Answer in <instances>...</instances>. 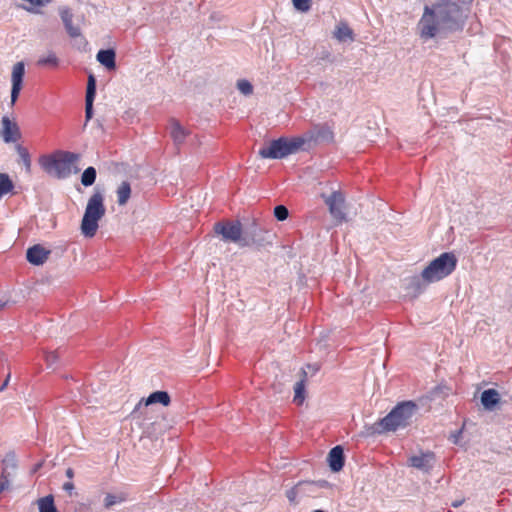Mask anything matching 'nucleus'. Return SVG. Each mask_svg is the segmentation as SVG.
Returning a JSON list of instances; mask_svg holds the SVG:
<instances>
[{
  "instance_id": "c85d7f7f",
  "label": "nucleus",
  "mask_w": 512,
  "mask_h": 512,
  "mask_svg": "<svg viewBox=\"0 0 512 512\" xmlns=\"http://www.w3.org/2000/svg\"><path fill=\"white\" fill-rule=\"evenodd\" d=\"M14 189V184L5 173H0V199Z\"/></svg>"
},
{
  "instance_id": "cd10ccee",
  "label": "nucleus",
  "mask_w": 512,
  "mask_h": 512,
  "mask_svg": "<svg viewBox=\"0 0 512 512\" xmlns=\"http://www.w3.org/2000/svg\"><path fill=\"white\" fill-rule=\"evenodd\" d=\"M97 172L92 166L87 167L81 175V183L85 187L93 185L96 181Z\"/></svg>"
},
{
  "instance_id": "6e6552de",
  "label": "nucleus",
  "mask_w": 512,
  "mask_h": 512,
  "mask_svg": "<svg viewBox=\"0 0 512 512\" xmlns=\"http://www.w3.org/2000/svg\"><path fill=\"white\" fill-rule=\"evenodd\" d=\"M213 229L223 242L234 243L242 248L244 226L240 221H220L214 224Z\"/></svg>"
},
{
  "instance_id": "473e14b6",
  "label": "nucleus",
  "mask_w": 512,
  "mask_h": 512,
  "mask_svg": "<svg viewBox=\"0 0 512 512\" xmlns=\"http://www.w3.org/2000/svg\"><path fill=\"white\" fill-rule=\"evenodd\" d=\"M237 88L244 95H250L253 92L252 84L245 79L239 80L237 82Z\"/></svg>"
},
{
  "instance_id": "393cba45",
  "label": "nucleus",
  "mask_w": 512,
  "mask_h": 512,
  "mask_svg": "<svg viewBox=\"0 0 512 512\" xmlns=\"http://www.w3.org/2000/svg\"><path fill=\"white\" fill-rule=\"evenodd\" d=\"M334 37L340 42L354 40L353 31L346 23H340L337 25L334 31Z\"/></svg>"
},
{
  "instance_id": "c9c22d12",
  "label": "nucleus",
  "mask_w": 512,
  "mask_h": 512,
  "mask_svg": "<svg viewBox=\"0 0 512 512\" xmlns=\"http://www.w3.org/2000/svg\"><path fill=\"white\" fill-rule=\"evenodd\" d=\"M58 357L59 356H58L57 352H49V353H47V355H46V362H47L48 367L53 368L54 365L58 361Z\"/></svg>"
},
{
  "instance_id": "f3484780",
  "label": "nucleus",
  "mask_w": 512,
  "mask_h": 512,
  "mask_svg": "<svg viewBox=\"0 0 512 512\" xmlns=\"http://www.w3.org/2000/svg\"><path fill=\"white\" fill-rule=\"evenodd\" d=\"M96 94V80L95 77L90 74L88 77L86 99H85V117L88 122L93 116V102ZM87 123H85L86 125Z\"/></svg>"
},
{
  "instance_id": "f704fd0d",
  "label": "nucleus",
  "mask_w": 512,
  "mask_h": 512,
  "mask_svg": "<svg viewBox=\"0 0 512 512\" xmlns=\"http://www.w3.org/2000/svg\"><path fill=\"white\" fill-rule=\"evenodd\" d=\"M294 7L301 11L307 12L310 9L311 0H292Z\"/></svg>"
},
{
  "instance_id": "412c9836",
  "label": "nucleus",
  "mask_w": 512,
  "mask_h": 512,
  "mask_svg": "<svg viewBox=\"0 0 512 512\" xmlns=\"http://www.w3.org/2000/svg\"><path fill=\"white\" fill-rule=\"evenodd\" d=\"M129 499V494L125 491H118L114 493H107L104 498V507L111 509L113 506L122 504Z\"/></svg>"
},
{
  "instance_id": "5701e85b",
  "label": "nucleus",
  "mask_w": 512,
  "mask_h": 512,
  "mask_svg": "<svg viewBox=\"0 0 512 512\" xmlns=\"http://www.w3.org/2000/svg\"><path fill=\"white\" fill-rule=\"evenodd\" d=\"M302 378L297 381L294 385V402L297 404H302L305 399V382L307 371L305 369H301Z\"/></svg>"
},
{
  "instance_id": "0eeeda50",
  "label": "nucleus",
  "mask_w": 512,
  "mask_h": 512,
  "mask_svg": "<svg viewBox=\"0 0 512 512\" xmlns=\"http://www.w3.org/2000/svg\"><path fill=\"white\" fill-rule=\"evenodd\" d=\"M273 236L258 219L253 218L244 225L242 248L251 246L265 247L272 244Z\"/></svg>"
},
{
  "instance_id": "ddd939ff",
  "label": "nucleus",
  "mask_w": 512,
  "mask_h": 512,
  "mask_svg": "<svg viewBox=\"0 0 512 512\" xmlns=\"http://www.w3.org/2000/svg\"><path fill=\"white\" fill-rule=\"evenodd\" d=\"M312 485V482L300 481L295 486L287 490L286 497L290 504L297 505L301 497L309 495Z\"/></svg>"
},
{
  "instance_id": "dca6fc26",
  "label": "nucleus",
  "mask_w": 512,
  "mask_h": 512,
  "mask_svg": "<svg viewBox=\"0 0 512 512\" xmlns=\"http://www.w3.org/2000/svg\"><path fill=\"white\" fill-rule=\"evenodd\" d=\"M1 136L6 143L15 142L20 138L19 128L16 123L10 121L7 116H3Z\"/></svg>"
},
{
  "instance_id": "4c0bfd02",
  "label": "nucleus",
  "mask_w": 512,
  "mask_h": 512,
  "mask_svg": "<svg viewBox=\"0 0 512 512\" xmlns=\"http://www.w3.org/2000/svg\"><path fill=\"white\" fill-rule=\"evenodd\" d=\"M461 434H462V430H458V431H456L455 433L451 434V436H450V440H451L454 444H458Z\"/></svg>"
},
{
  "instance_id": "2eb2a0df",
  "label": "nucleus",
  "mask_w": 512,
  "mask_h": 512,
  "mask_svg": "<svg viewBox=\"0 0 512 512\" xmlns=\"http://www.w3.org/2000/svg\"><path fill=\"white\" fill-rule=\"evenodd\" d=\"M409 463L412 467L427 473L433 468L435 457L431 452L422 453L420 455L410 457Z\"/></svg>"
},
{
  "instance_id": "c03bdc74",
  "label": "nucleus",
  "mask_w": 512,
  "mask_h": 512,
  "mask_svg": "<svg viewBox=\"0 0 512 512\" xmlns=\"http://www.w3.org/2000/svg\"><path fill=\"white\" fill-rule=\"evenodd\" d=\"M142 405V401H140L137 405V408L140 407Z\"/></svg>"
},
{
  "instance_id": "1a4fd4ad",
  "label": "nucleus",
  "mask_w": 512,
  "mask_h": 512,
  "mask_svg": "<svg viewBox=\"0 0 512 512\" xmlns=\"http://www.w3.org/2000/svg\"><path fill=\"white\" fill-rule=\"evenodd\" d=\"M325 203L329 208L331 216L339 223L346 220L344 212L345 199L341 192L334 191L325 198Z\"/></svg>"
},
{
  "instance_id": "b1692460",
  "label": "nucleus",
  "mask_w": 512,
  "mask_h": 512,
  "mask_svg": "<svg viewBox=\"0 0 512 512\" xmlns=\"http://www.w3.org/2000/svg\"><path fill=\"white\" fill-rule=\"evenodd\" d=\"M155 403H160L164 406H168L170 403L169 394L166 391H155L146 398L144 406H149Z\"/></svg>"
},
{
  "instance_id": "f8f14e48",
  "label": "nucleus",
  "mask_w": 512,
  "mask_h": 512,
  "mask_svg": "<svg viewBox=\"0 0 512 512\" xmlns=\"http://www.w3.org/2000/svg\"><path fill=\"white\" fill-rule=\"evenodd\" d=\"M25 74V65L23 62H17L13 66L12 75H11V104H15L17 101L23 83V77Z\"/></svg>"
},
{
  "instance_id": "79ce46f5",
  "label": "nucleus",
  "mask_w": 512,
  "mask_h": 512,
  "mask_svg": "<svg viewBox=\"0 0 512 512\" xmlns=\"http://www.w3.org/2000/svg\"><path fill=\"white\" fill-rule=\"evenodd\" d=\"M66 476L69 478V479H72L74 477V471L72 468H68L65 472Z\"/></svg>"
},
{
  "instance_id": "20e7f679",
  "label": "nucleus",
  "mask_w": 512,
  "mask_h": 512,
  "mask_svg": "<svg viewBox=\"0 0 512 512\" xmlns=\"http://www.w3.org/2000/svg\"><path fill=\"white\" fill-rule=\"evenodd\" d=\"M104 197L100 192H95L88 199L85 212L81 221V233L88 238L93 237L98 230V222L105 215Z\"/></svg>"
},
{
  "instance_id": "a211bd4d",
  "label": "nucleus",
  "mask_w": 512,
  "mask_h": 512,
  "mask_svg": "<svg viewBox=\"0 0 512 512\" xmlns=\"http://www.w3.org/2000/svg\"><path fill=\"white\" fill-rule=\"evenodd\" d=\"M329 467L333 472H339L344 466V450L338 445L333 447L328 454Z\"/></svg>"
},
{
  "instance_id": "bb28decb",
  "label": "nucleus",
  "mask_w": 512,
  "mask_h": 512,
  "mask_svg": "<svg viewBox=\"0 0 512 512\" xmlns=\"http://www.w3.org/2000/svg\"><path fill=\"white\" fill-rule=\"evenodd\" d=\"M170 134L176 144L182 143L186 137V131L184 128L175 121L171 123Z\"/></svg>"
},
{
  "instance_id": "4be33fe9",
  "label": "nucleus",
  "mask_w": 512,
  "mask_h": 512,
  "mask_svg": "<svg viewBox=\"0 0 512 512\" xmlns=\"http://www.w3.org/2000/svg\"><path fill=\"white\" fill-rule=\"evenodd\" d=\"M116 195L118 205H126L131 196L130 183L128 181H122L116 189Z\"/></svg>"
},
{
  "instance_id": "9d476101",
  "label": "nucleus",
  "mask_w": 512,
  "mask_h": 512,
  "mask_svg": "<svg viewBox=\"0 0 512 512\" xmlns=\"http://www.w3.org/2000/svg\"><path fill=\"white\" fill-rule=\"evenodd\" d=\"M300 139L304 140V149L310 147L312 142L316 141H332L333 140V132L328 126H315L313 129L307 131L302 136H299Z\"/></svg>"
},
{
  "instance_id": "58836bf2",
  "label": "nucleus",
  "mask_w": 512,
  "mask_h": 512,
  "mask_svg": "<svg viewBox=\"0 0 512 512\" xmlns=\"http://www.w3.org/2000/svg\"><path fill=\"white\" fill-rule=\"evenodd\" d=\"M63 489L65 491L71 492L74 489V484L72 482H66L63 484Z\"/></svg>"
},
{
  "instance_id": "6ab92c4d",
  "label": "nucleus",
  "mask_w": 512,
  "mask_h": 512,
  "mask_svg": "<svg viewBox=\"0 0 512 512\" xmlns=\"http://www.w3.org/2000/svg\"><path fill=\"white\" fill-rule=\"evenodd\" d=\"M500 401V394L495 389H487L481 393V403L486 410L492 411Z\"/></svg>"
},
{
  "instance_id": "39448f33",
  "label": "nucleus",
  "mask_w": 512,
  "mask_h": 512,
  "mask_svg": "<svg viewBox=\"0 0 512 512\" xmlns=\"http://www.w3.org/2000/svg\"><path fill=\"white\" fill-rule=\"evenodd\" d=\"M417 411V405L413 401H404L396 405L378 425L380 431H396L410 424L412 417Z\"/></svg>"
},
{
  "instance_id": "7ed1b4c3",
  "label": "nucleus",
  "mask_w": 512,
  "mask_h": 512,
  "mask_svg": "<svg viewBox=\"0 0 512 512\" xmlns=\"http://www.w3.org/2000/svg\"><path fill=\"white\" fill-rule=\"evenodd\" d=\"M457 263L458 259L454 253L444 252L423 269L420 277H413L412 284L420 288V280L426 284L441 281L455 271Z\"/></svg>"
},
{
  "instance_id": "a878e982",
  "label": "nucleus",
  "mask_w": 512,
  "mask_h": 512,
  "mask_svg": "<svg viewBox=\"0 0 512 512\" xmlns=\"http://www.w3.org/2000/svg\"><path fill=\"white\" fill-rule=\"evenodd\" d=\"M39 512H57L52 495L42 497L38 500Z\"/></svg>"
},
{
  "instance_id": "f03ea898",
  "label": "nucleus",
  "mask_w": 512,
  "mask_h": 512,
  "mask_svg": "<svg viewBox=\"0 0 512 512\" xmlns=\"http://www.w3.org/2000/svg\"><path fill=\"white\" fill-rule=\"evenodd\" d=\"M80 158L78 153L58 151L52 155L42 156L39 164L48 175L57 179H66L80 171L77 166Z\"/></svg>"
},
{
  "instance_id": "a19ab883",
  "label": "nucleus",
  "mask_w": 512,
  "mask_h": 512,
  "mask_svg": "<svg viewBox=\"0 0 512 512\" xmlns=\"http://www.w3.org/2000/svg\"><path fill=\"white\" fill-rule=\"evenodd\" d=\"M307 369L311 370L313 374H315L319 370L318 365H307Z\"/></svg>"
},
{
  "instance_id": "2f4dec72",
  "label": "nucleus",
  "mask_w": 512,
  "mask_h": 512,
  "mask_svg": "<svg viewBox=\"0 0 512 512\" xmlns=\"http://www.w3.org/2000/svg\"><path fill=\"white\" fill-rule=\"evenodd\" d=\"M288 216H289V211H288L286 206H284V205H277L274 208V217L278 221H284V220H286L288 218Z\"/></svg>"
},
{
  "instance_id": "423d86ee",
  "label": "nucleus",
  "mask_w": 512,
  "mask_h": 512,
  "mask_svg": "<svg viewBox=\"0 0 512 512\" xmlns=\"http://www.w3.org/2000/svg\"><path fill=\"white\" fill-rule=\"evenodd\" d=\"M304 150V140L299 137L292 139L279 138L271 141L268 145L262 147L258 154L263 159H282L298 150Z\"/></svg>"
},
{
  "instance_id": "f257e3e1",
  "label": "nucleus",
  "mask_w": 512,
  "mask_h": 512,
  "mask_svg": "<svg viewBox=\"0 0 512 512\" xmlns=\"http://www.w3.org/2000/svg\"><path fill=\"white\" fill-rule=\"evenodd\" d=\"M466 18L462 7L453 1L439 2L431 7L425 6L418 23L419 35L423 40L444 38L449 33L461 31Z\"/></svg>"
},
{
  "instance_id": "4468645a",
  "label": "nucleus",
  "mask_w": 512,
  "mask_h": 512,
  "mask_svg": "<svg viewBox=\"0 0 512 512\" xmlns=\"http://www.w3.org/2000/svg\"><path fill=\"white\" fill-rule=\"evenodd\" d=\"M50 253H51L50 250L45 249L40 244H37V245H34V246L28 248V250L26 252V258H27V261L29 263H31L32 265L40 266V265H43L47 261Z\"/></svg>"
},
{
  "instance_id": "7c9ffc66",
  "label": "nucleus",
  "mask_w": 512,
  "mask_h": 512,
  "mask_svg": "<svg viewBox=\"0 0 512 512\" xmlns=\"http://www.w3.org/2000/svg\"><path fill=\"white\" fill-rule=\"evenodd\" d=\"M58 58L55 53L50 52L48 55L41 57L37 64L40 66H52L56 67L58 65Z\"/></svg>"
},
{
  "instance_id": "aec40b11",
  "label": "nucleus",
  "mask_w": 512,
  "mask_h": 512,
  "mask_svg": "<svg viewBox=\"0 0 512 512\" xmlns=\"http://www.w3.org/2000/svg\"><path fill=\"white\" fill-rule=\"evenodd\" d=\"M115 51L113 49H102L99 50L96 59L97 61L106 67L108 70L115 69L116 62H115Z\"/></svg>"
},
{
  "instance_id": "72a5a7b5",
  "label": "nucleus",
  "mask_w": 512,
  "mask_h": 512,
  "mask_svg": "<svg viewBox=\"0 0 512 512\" xmlns=\"http://www.w3.org/2000/svg\"><path fill=\"white\" fill-rule=\"evenodd\" d=\"M17 152H18V154L20 156L21 161L25 165V167L27 169H30L31 161H30V155H29L27 149L22 147V146H18L17 147Z\"/></svg>"
},
{
  "instance_id": "c756f323",
  "label": "nucleus",
  "mask_w": 512,
  "mask_h": 512,
  "mask_svg": "<svg viewBox=\"0 0 512 512\" xmlns=\"http://www.w3.org/2000/svg\"><path fill=\"white\" fill-rule=\"evenodd\" d=\"M17 467L16 457L13 453H8L3 459V471L2 477H6V474H11L10 470L14 471Z\"/></svg>"
},
{
  "instance_id": "9b49d317",
  "label": "nucleus",
  "mask_w": 512,
  "mask_h": 512,
  "mask_svg": "<svg viewBox=\"0 0 512 512\" xmlns=\"http://www.w3.org/2000/svg\"><path fill=\"white\" fill-rule=\"evenodd\" d=\"M59 16L63 22L67 34L71 38H78L82 36L81 28L78 23H74V15L71 9L67 6L59 8Z\"/></svg>"
},
{
  "instance_id": "ea45409f",
  "label": "nucleus",
  "mask_w": 512,
  "mask_h": 512,
  "mask_svg": "<svg viewBox=\"0 0 512 512\" xmlns=\"http://www.w3.org/2000/svg\"><path fill=\"white\" fill-rule=\"evenodd\" d=\"M9 379H10V374L7 375L5 381L3 382V384L0 386V392L4 391L5 388L7 387L8 383H9Z\"/></svg>"
},
{
  "instance_id": "e433bc0d",
  "label": "nucleus",
  "mask_w": 512,
  "mask_h": 512,
  "mask_svg": "<svg viewBox=\"0 0 512 512\" xmlns=\"http://www.w3.org/2000/svg\"><path fill=\"white\" fill-rule=\"evenodd\" d=\"M11 476V474H6V477H2V481L0 483V492L6 490L9 485H10V482H9V477Z\"/></svg>"
},
{
  "instance_id": "37998d69",
  "label": "nucleus",
  "mask_w": 512,
  "mask_h": 512,
  "mask_svg": "<svg viewBox=\"0 0 512 512\" xmlns=\"http://www.w3.org/2000/svg\"><path fill=\"white\" fill-rule=\"evenodd\" d=\"M8 305V300L0 299V310H3Z\"/></svg>"
}]
</instances>
